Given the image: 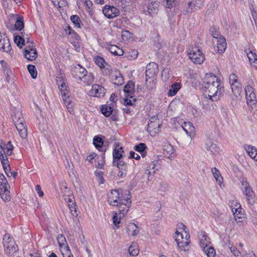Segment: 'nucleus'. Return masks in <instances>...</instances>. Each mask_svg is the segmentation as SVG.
<instances>
[{
    "mask_svg": "<svg viewBox=\"0 0 257 257\" xmlns=\"http://www.w3.org/2000/svg\"><path fill=\"white\" fill-rule=\"evenodd\" d=\"M204 91L208 94L212 101H216L223 94L224 90L223 84L214 74H205L202 84Z\"/></svg>",
    "mask_w": 257,
    "mask_h": 257,
    "instance_id": "nucleus-1",
    "label": "nucleus"
},
{
    "mask_svg": "<svg viewBox=\"0 0 257 257\" xmlns=\"http://www.w3.org/2000/svg\"><path fill=\"white\" fill-rule=\"evenodd\" d=\"M108 202L111 205L117 206L118 211L123 217L128 211L131 204L130 197L120 196L118 189L112 190L108 194Z\"/></svg>",
    "mask_w": 257,
    "mask_h": 257,
    "instance_id": "nucleus-2",
    "label": "nucleus"
},
{
    "mask_svg": "<svg viewBox=\"0 0 257 257\" xmlns=\"http://www.w3.org/2000/svg\"><path fill=\"white\" fill-rule=\"evenodd\" d=\"M4 252L9 257H14V254L18 251V246L14 239L8 233L3 237Z\"/></svg>",
    "mask_w": 257,
    "mask_h": 257,
    "instance_id": "nucleus-3",
    "label": "nucleus"
},
{
    "mask_svg": "<svg viewBox=\"0 0 257 257\" xmlns=\"http://www.w3.org/2000/svg\"><path fill=\"white\" fill-rule=\"evenodd\" d=\"M187 55L195 64H201L205 60L204 55L197 47L190 48L187 51Z\"/></svg>",
    "mask_w": 257,
    "mask_h": 257,
    "instance_id": "nucleus-4",
    "label": "nucleus"
},
{
    "mask_svg": "<svg viewBox=\"0 0 257 257\" xmlns=\"http://www.w3.org/2000/svg\"><path fill=\"white\" fill-rule=\"evenodd\" d=\"M185 239L183 237V234L178 231H176L175 232V240L177 242V244L181 250L187 252L189 249V243L190 241L188 239L190 237V235L186 231L185 232Z\"/></svg>",
    "mask_w": 257,
    "mask_h": 257,
    "instance_id": "nucleus-5",
    "label": "nucleus"
},
{
    "mask_svg": "<svg viewBox=\"0 0 257 257\" xmlns=\"http://www.w3.org/2000/svg\"><path fill=\"white\" fill-rule=\"evenodd\" d=\"M205 0H190L188 3V7L186 10V13L189 14L200 9L203 6Z\"/></svg>",
    "mask_w": 257,
    "mask_h": 257,
    "instance_id": "nucleus-6",
    "label": "nucleus"
},
{
    "mask_svg": "<svg viewBox=\"0 0 257 257\" xmlns=\"http://www.w3.org/2000/svg\"><path fill=\"white\" fill-rule=\"evenodd\" d=\"M104 15L108 19H113L119 15V10L111 6L105 5L102 10Z\"/></svg>",
    "mask_w": 257,
    "mask_h": 257,
    "instance_id": "nucleus-7",
    "label": "nucleus"
},
{
    "mask_svg": "<svg viewBox=\"0 0 257 257\" xmlns=\"http://www.w3.org/2000/svg\"><path fill=\"white\" fill-rule=\"evenodd\" d=\"M112 164L113 166H116L118 169L119 171L117 176L119 178H122L126 174L127 171V164L123 161V159L117 161H113Z\"/></svg>",
    "mask_w": 257,
    "mask_h": 257,
    "instance_id": "nucleus-8",
    "label": "nucleus"
},
{
    "mask_svg": "<svg viewBox=\"0 0 257 257\" xmlns=\"http://www.w3.org/2000/svg\"><path fill=\"white\" fill-rule=\"evenodd\" d=\"M105 92L106 89L104 87L95 84L92 85L91 90L89 92V95L93 97H102L104 96Z\"/></svg>",
    "mask_w": 257,
    "mask_h": 257,
    "instance_id": "nucleus-9",
    "label": "nucleus"
},
{
    "mask_svg": "<svg viewBox=\"0 0 257 257\" xmlns=\"http://www.w3.org/2000/svg\"><path fill=\"white\" fill-rule=\"evenodd\" d=\"M87 73V70L81 65H75L71 68V74L73 77L77 79L82 80Z\"/></svg>",
    "mask_w": 257,
    "mask_h": 257,
    "instance_id": "nucleus-10",
    "label": "nucleus"
},
{
    "mask_svg": "<svg viewBox=\"0 0 257 257\" xmlns=\"http://www.w3.org/2000/svg\"><path fill=\"white\" fill-rule=\"evenodd\" d=\"M242 185L244 186L242 190L246 197V201L248 204H253L254 202V194L252 189L250 188L247 182L242 183Z\"/></svg>",
    "mask_w": 257,
    "mask_h": 257,
    "instance_id": "nucleus-11",
    "label": "nucleus"
},
{
    "mask_svg": "<svg viewBox=\"0 0 257 257\" xmlns=\"http://www.w3.org/2000/svg\"><path fill=\"white\" fill-rule=\"evenodd\" d=\"M135 82L133 81H129L127 83L124 87V92L126 93L127 98H130L133 100V102L136 101L135 98Z\"/></svg>",
    "mask_w": 257,
    "mask_h": 257,
    "instance_id": "nucleus-12",
    "label": "nucleus"
},
{
    "mask_svg": "<svg viewBox=\"0 0 257 257\" xmlns=\"http://www.w3.org/2000/svg\"><path fill=\"white\" fill-rule=\"evenodd\" d=\"M161 125L157 116H153L148 122L147 130L148 132L154 131L155 133L158 132L160 131Z\"/></svg>",
    "mask_w": 257,
    "mask_h": 257,
    "instance_id": "nucleus-13",
    "label": "nucleus"
},
{
    "mask_svg": "<svg viewBox=\"0 0 257 257\" xmlns=\"http://www.w3.org/2000/svg\"><path fill=\"white\" fill-rule=\"evenodd\" d=\"M12 118L16 127L25 123L22 113L19 110H15L13 112Z\"/></svg>",
    "mask_w": 257,
    "mask_h": 257,
    "instance_id": "nucleus-14",
    "label": "nucleus"
},
{
    "mask_svg": "<svg viewBox=\"0 0 257 257\" xmlns=\"http://www.w3.org/2000/svg\"><path fill=\"white\" fill-rule=\"evenodd\" d=\"M183 130L186 132V134L191 139L195 135V129L193 124L190 122H185L182 125Z\"/></svg>",
    "mask_w": 257,
    "mask_h": 257,
    "instance_id": "nucleus-15",
    "label": "nucleus"
},
{
    "mask_svg": "<svg viewBox=\"0 0 257 257\" xmlns=\"http://www.w3.org/2000/svg\"><path fill=\"white\" fill-rule=\"evenodd\" d=\"M198 237L200 241V247L203 250H205V248L209 244V238L206 235L204 231H201Z\"/></svg>",
    "mask_w": 257,
    "mask_h": 257,
    "instance_id": "nucleus-16",
    "label": "nucleus"
},
{
    "mask_svg": "<svg viewBox=\"0 0 257 257\" xmlns=\"http://www.w3.org/2000/svg\"><path fill=\"white\" fill-rule=\"evenodd\" d=\"M158 72V65H147L146 76L156 78Z\"/></svg>",
    "mask_w": 257,
    "mask_h": 257,
    "instance_id": "nucleus-17",
    "label": "nucleus"
},
{
    "mask_svg": "<svg viewBox=\"0 0 257 257\" xmlns=\"http://www.w3.org/2000/svg\"><path fill=\"white\" fill-rule=\"evenodd\" d=\"M113 83L115 85H120L123 82V79L120 72L118 70H115L111 74Z\"/></svg>",
    "mask_w": 257,
    "mask_h": 257,
    "instance_id": "nucleus-18",
    "label": "nucleus"
},
{
    "mask_svg": "<svg viewBox=\"0 0 257 257\" xmlns=\"http://www.w3.org/2000/svg\"><path fill=\"white\" fill-rule=\"evenodd\" d=\"M217 40V51L218 53L222 54L225 51L226 48V40L223 36H220Z\"/></svg>",
    "mask_w": 257,
    "mask_h": 257,
    "instance_id": "nucleus-19",
    "label": "nucleus"
},
{
    "mask_svg": "<svg viewBox=\"0 0 257 257\" xmlns=\"http://www.w3.org/2000/svg\"><path fill=\"white\" fill-rule=\"evenodd\" d=\"M139 228L134 223H130L126 227V232L128 236H135L139 232Z\"/></svg>",
    "mask_w": 257,
    "mask_h": 257,
    "instance_id": "nucleus-20",
    "label": "nucleus"
},
{
    "mask_svg": "<svg viewBox=\"0 0 257 257\" xmlns=\"http://www.w3.org/2000/svg\"><path fill=\"white\" fill-rule=\"evenodd\" d=\"M244 149L247 154L253 159L257 161V149L253 146L245 145Z\"/></svg>",
    "mask_w": 257,
    "mask_h": 257,
    "instance_id": "nucleus-21",
    "label": "nucleus"
},
{
    "mask_svg": "<svg viewBox=\"0 0 257 257\" xmlns=\"http://www.w3.org/2000/svg\"><path fill=\"white\" fill-rule=\"evenodd\" d=\"M163 154L165 157L170 159L174 153V149L170 144H166L163 146Z\"/></svg>",
    "mask_w": 257,
    "mask_h": 257,
    "instance_id": "nucleus-22",
    "label": "nucleus"
},
{
    "mask_svg": "<svg viewBox=\"0 0 257 257\" xmlns=\"http://www.w3.org/2000/svg\"><path fill=\"white\" fill-rule=\"evenodd\" d=\"M0 49L4 52H10L12 50V46L9 39L2 40L0 38Z\"/></svg>",
    "mask_w": 257,
    "mask_h": 257,
    "instance_id": "nucleus-23",
    "label": "nucleus"
},
{
    "mask_svg": "<svg viewBox=\"0 0 257 257\" xmlns=\"http://www.w3.org/2000/svg\"><path fill=\"white\" fill-rule=\"evenodd\" d=\"M15 17L16 21L15 24V29L19 31H21L24 27V22L22 16L16 15L13 16Z\"/></svg>",
    "mask_w": 257,
    "mask_h": 257,
    "instance_id": "nucleus-24",
    "label": "nucleus"
},
{
    "mask_svg": "<svg viewBox=\"0 0 257 257\" xmlns=\"http://www.w3.org/2000/svg\"><path fill=\"white\" fill-rule=\"evenodd\" d=\"M25 58L30 61L35 60L37 56V52L36 49H31L30 50H25Z\"/></svg>",
    "mask_w": 257,
    "mask_h": 257,
    "instance_id": "nucleus-25",
    "label": "nucleus"
},
{
    "mask_svg": "<svg viewBox=\"0 0 257 257\" xmlns=\"http://www.w3.org/2000/svg\"><path fill=\"white\" fill-rule=\"evenodd\" d=\"M25 58L30 61L35 60L37 56V52L36 49H31L30 50H25Z\"/></svg>",
    "mask_w": 257,
    "mask_h": 257,
    "instance_id": "nucleus-26",
    "label": "nucleus"
},
{
    "mask_svg": "<svg viewBox=\"0 0 257 257\" xmlns=\"http://www.w3.org/2000/svg\"><path fill=\"white\" fill-rule=\"evenodd\" d=\"M25 58L30 61L35 60L37 56V52L36 49H31L30 50H25Z\"/></svg>",
    "mask_w": 257,
    "mask_h": 257,
    "instance_id": "nucleus-27",
    "label": "nucleus"
},
{
    "mask_svg": "<svg viewBox=\"0 0 257 257\" xmlns=\"http://www.w3.org/2000/svg\"><path fill=\"white\" fill-rule=\"evenodd\" d=\"M107 49L110 53L114 55L121 56L123 54V50L116 45H110L107 47Z\"/></svg>",
    "mask_w": 257,
    "mask_h": 257,
    "instance_id": "nucleus-28",
    "label": "nucleus"
},
{
    "mask_svg": "<svg viewBox=\"0 0 257 257\" xmlns=\"http://www.w3.org/2000/svg\"><path fill=\"white\" fill-rule=\"evenodd\" d=\"M21 35L16 36L14 38V41L18 47L22 48L23 45H25L26 35L24 32L21 33Z\"/></svg>",
    "mask_w": 257,
    "mask_h": 257,
    "instance_id": "nucleus-29",
    "label": "nucleus"
},
{
    "mask_svg": "<svg viewBox=\"0 0 257 257\" xmlns=\"http://www.w3.org/2000/svg\"><path fill=\"white\" fill-rule=\"evenodd\" d=\"M159 6V3L158 2H153L151 3L148 7V13L154 15L157 14Z\"/></svg>",
    "mask_w": 257,
    "mask_h": 257,
    "instance_id": "nucleus-30",
    "label": "nucleus"
},
{
    "mask_svg": "<svg viewBox=\"0 0 257 257\" xmlns=\"http://www.w3.org/2000/svg\"><path fill=\"white\" fill-rule=\"evenodd\" d=\"M93 143L96 148L100 151H103V141L102 139L99 137L95 136L93 138Z\"/></svg>",
    "mask_w": 257,
    "mask_h": 257,
    "instance_id": "nucleus-31",
    "label": "nucleus"
},
{
    "mask_svg": "<svg viewBox=\"0 0 257 257\" xmlns=\"http://www.w3.org/2000/svg\"><path fill=\"white\" fill-rule=\"evenodd\" d=\"M17 131L19 132L20 136L21 138L25 139L27 137V131L26 125L25 123L18 125L16 127Z\"/></svg>",
    "mask_w": 257,
    "mask_h": 257,
    "instance_id": "nucleus-32",
    "label": "nucleus"
},
{
    "mask_svg": "<svg viewBox=\"0 0 257 257\" xmlns=\"http://www.w3.org/2000/svg\"><path fill=\"white\" fill-rule=\"evenodd\" d=\"M156 78L146 77V86L149 89H152L156 87Z\"/></svg>",
    "mask_w": 257,
    "mask_h": 257,
    "instance_id": "nucleus-33",
    "label": "nucleus"
},
{
    "mask_svg": "<svg viewBox=\"0 0 257 257\" xmlns=\"http://www.w3.org/2000/svg\"><path fill=\"white\" fill-rule=\"evenodd\" d=\"M231 88L232 91V93L235 96H238L240 95L242 92V89L240 85V84L236 83L235 84H231Z\"/></svg>",
    "mask_w": 257,
    "mask_h": 257,
    "instance_id": "nucleus-34",
    "label": "nucleus"
},
{
    "mask_svg": "<svg viewBox=\"0 0 257 257\" xmlns=\"http://www.w3.org/2000/svg\"><path fill=\"white\" fill-rule=\"evenodd\" d=\"M128 252L131 255L136 256L139 253V249L136 243H133L128 248Z\"/></svg>",
    "mask_w": 257,
    "mask_h": 257,
    "instance_id": "nucleus-35",
    "label": "nucleus"
},
{
    "mask_svg": "<svg viewBox=\"0 0 257 257\" xmlns=\"http://www.w3.org/2000/svg\"><path fill=\"white\" fill-rule=\"evenodd\" d=\"M123 104L125 106L123 108V112L126 114H130L132 110L127 107V106H132L133 105V100L128 98H125L123 99Z\"/></svg>",
    "mask_w": 257,
    "mask_h": 257,
    "instance_id": "nucleus-36",
    "label": "nucleus"
},
{
    "mask_svg": "<svg viewBox=\"0 0 257 257\" xmlns=\"http://www.w3.org/2000/svg\"><path fill=\"white\" fill-rule=\"evenodd\" d=\"M180 86L179 83L176 82L173 83L171 86V89L169 90L168 94L169 96L175 95L178 90L180 89Z\"/></svg>",
    "mask_w": 257,
    "mask_h": 257,
    "instance_id": "nucleus-37",
    "label": "nucleus"
},
{
    "mask_svg": "<svg viewBox=\"0 0 257 257\" xmlns=\"http://www.w3.org/2000/svg\"><path fill=\"white\" fill-rule=\"evenodd\" d=\"M246 102L248 105H252L256 103V96L255 93L245 95Z\"/></svg>",
    "mask_w": 257,
    "mask_h": 257,
    "instance_id": "nucleus-38",
    "label": "nucleus"
},
{
    "mask_svg": "<svg viewBox=\"0 0 257 257\" xmlns=\"http://www.w3.org/2000/svg\"><path fill=\"white\" fill-rule=\"evenodd\" d=\"M94 75L91 73H86L84 77L82 78L83 82L86 85H90L94 81Z\"/></svg>",
    "mask_w": 257,
    "mask_h": 257,
    "instance_id": "nucleus-39",
    "label": "nucleus"
},
{
    "mask_svg": "<svg viewBox=\"0 0 257 257\" xmlns=\"http://www.w3.org/2000/svg\"><path fill=\"white\" fill-rule=\"evenodd\" d=\"M101 112L102 114L106 117L110 116L113 111L112 107L110 106L103 105L101 108Z\"/></svg>",
    "mask_w": 257,
    "mask_h": 257,
    "instance_id": "nucleus-40",
    "label": "nucleus"
},
{
    "mask_svg": "<svg viewBox=\"0 0 257 257\" xmlns=\"http://www.w3.org/2000/svg\"><path fill=\"white\" fill-rule=\"evenodd\" d=\"M99 67L104 75H111L113 71L112 70L110 65H99Z\"/></svg>",
    "mask_w": 257,
    "mask_h": 257,
    "instance_id": "nucleus-41",
    "label": "nucleus"
},
{
    "mask_svg": "<svg viewBox=\"0 0 257 257\" xmlns=\"http://www.w3.org/2000/svg\"><path fill=\"white\" fill-rule=\"evenodd\" d=\"M10 192L9 189L3 190L0 192V195L2 199L5 202L9 201L11 200Z\"/></svg>",
    "mask_w": 257,
    "mask_h": 257,
    "instance_id": "nucleus-42",
    "label": "nucleus"
},
{
    "mask_svg": "<svg viewBox=\"0 0 257 257\" xmlns=\"http://www.w3.org/2000/svg\"><path fill=\"white\" fill-rule=\"evenodd\" d=\"M70 93H69V95L68 96H62V98L63 100L64 103L65 104L67 108L69 109L72 107L73 106V102L71 100V98L70 97Z\"/></svg>",
    "mask_w": 257,
    "mask_h": 257,
    "instance_id": "nucleus-43",
    "label": "nucleus"
},
{
    "mask_svg": "<svg viewBox=\"0 0 257 257\" xmlns=\"http://www.w3.org/2000/svg\"><path fill=\"white\" fill-rule=\"evenodd\" d=\"M157 163L155 161L152 162L148 166V169L145 171V173L148 175H151L152 173L154 174L156 172L155 170H157L156 169V165Z\"/></svg>",
    "mask_w": 257,
    "mask_h": 257,
    "instance_id": "nucleus-44",
    "label": "nucleus"
},
{
    "mask_svg": "<svg viewBox=\"0 0 257 257\" xmlns=\"http://www.w3.org/2000/svg\"><path fill=\"white\" fill-rule=\"evenodd\" d=\"M212 173L217 182L219 183H221L223 180L222 177L220 175V173L218 169L213 168L211 169Z\"/></svg>",
    "mask_w": 257,
    "mask_h": 257,
    "instance_id": "nucleus-45",
    "label": "nucleus"
},
{
    "mask_svg": "<svg viewBox=\"0 0 257 257\" xmlns=\"http://www.w3.org/2000/svg\"><path fill=\"white\" fill-rule=\"evenodd\" d=\"M27 69L33 78H37L38 73L35 65H27Z\"/></svg>",
    "mask_w": 257,
    "mask_h": 257,
    "instance_id": "nucleus-46",
    "label": "nucleus"
},
{
    "mask_svg": "<svg viewBox=\"0 0 257 257\" xmlns=\"http://www.w3.org/2000/svg\"><path fill=\"white\" fill-rule=\"evenodd\" d=\"M59 88V90L60 91V94L61 96H68L69 95V93H70L69 90L67 89V86L66 84H63V85H62L60 86V87H58Z\"/></svg>",
    "mask_w": 257,
    "mask_h": 257,
    "instance_id": "nucleus-47",
    "label": "nucleus"
},
{
    "mask_svg": "<svg viewBox=\"0 0 257 257\" xmlns=\"http://www.w3.org/2000/svg\"><path fill=\"white\" fill-rule=\"evenodd\" d=\"M122 159H123L122 154L118 151L117 148H115L113 152V161H119Z\"/></svg>",
    "mask_w": 257,
    "mask_h": 257,
    "instance_id": "nucleus-48",
    "label": "nucleus"
},
{
    "mask_svg": "<svg viewBox=\"0 0 257 257\" xmlns=\"http://www.w3.org/2000/svg\"><path fill=\"white\" fill-rule=\"evenodd\" d=\"M247 56L250 64L252 63H257V55L255 53L250 51L247 53Z\"/></svg>",
    "mask_w": 257,
    "mask_h": 257,
    "instance_id": "nucleus-49",
    "label": "nucleus"
},
{
    "mask_svg": "<svg viewBox=\"0 0 257 257\" xmlns=\"http://www.w3.org/2000/svg\"><path fill=\"white\" fill-rule=\"evenodd\" d=\"M208 257H214L215 255V249L211 247L208 246L205 248V250H203Z\"/></svg>",
    "mask_w": 257,
    "mask_h": 257,
    "instance_id": "nucleus-50",
    "label": "nucleus"
},
{
    "mask_svg": "<svg viewBox=\"0 0 257 257\" xmlns=\"http://www.w3.org/2000/svg\"><path fill=\"white\" fill-rule=\"evenodd\" d=\"M207 150L210 151L213 153L218 152L219 148L216 146V144L210 143L207 145Z\"/></svg>",
    "mask_w": 257,
    "mask_h": 257,
    "instance_id": "nucleus-51",
    "label": "nucleus"
},
{
    "mask_svg": "<svg viewBox=\"0 0 257 257\" xmlns=\"http://www.w3.org/2000/svg\"><path fill=\"white\" fill-rule=\"evenodd\" d=\"M2 164L3 165V168L5 170V172L6 173L8 177H10V172H11V168H10V164L9 162V160H7L5 162H2Z\"/></svg>",
    "mask_w": 257,
    "mask_h": 257,
    "instance_id": "nucleus-52",
    "label": "nucleus"
},
{
    "mask_svg": "<svg viewBox=\"0 0 257 257\" xmlns=\"http://www.w3.org/2000/svg\"><path fill=\"white\" fill-rule=\"evenodd\" d=\"M52 3L58 8H62L66 6L67 2L66 0H52Z\"/></svg>",
    "mask_w": 257,
    "mask_h": 257,
    "instance_id": "nucleus-53",
    "label": "nucleus"
},
{
    "mask_svg": "<svg viewBox=\"0 0 257 257\" xmlns=\"http://www.w3.org/2000/svg\"><path fill=\"white\" fill-rule=\"evenodd\" d=\"M57 239L60 247H62L66 243L65 237L63 234H59L57 237Z\"/></svg>",
    "mask_w": 257,
    "mask_h": 257,
    "instance_id": "nucleus-54",
    "label": "nucleus"
},
{
    "mask_svg": "<svg viewBox=\"0 0 257 257\" xmlns=\"http://www.w3.org/2000/svg\"><path fill=\"white\" fill-rule=\"evenodd\" d=\"M70 20L72 22V23L75 25L77 28H80V19L79 17L77 15H72L70 17Z\"/></svg>",
    "mask_w": 257,
    "mask_h": 257,
    "instance_id": "nucleus-55",
    "label": "nucleus"
},
{
    "mask_svg": "<svg viewBox=\"0 0 257 257\" xmlns=\"http://www.w3.org/2000/svg\"><path fill=\"white\" fill-rule=\"evenodd\" d=\"M177 0H163L164 5L168 9H171L175 6Z\"/></svg>",
    "mask_w": 257,
    "mask_h": 257,
    "instance_id": "nucleus-56",
    "label": "nucleus"
},
{
    "mask_svg": "<svg viewBox=\"0 0 257 257\" xmlns=\"http://www.w3.org/2000/svg\"><path fill=\"white\" fill-rule=\"evenodd\" d=\"M56 83L58 87L60 86L63 85V84H65L66 80L65 77L63 76L62 74H60L56 77Z\"/></svg>",
    "mask_w": 257,
    "mask_h": 257,
    "instance_id": "nucleus-57",
    "label": "nucleus"
},
{
    "mask_svg": "<svg viewBox=\"0 0 257 257\" xmlns=\"http://www.w3.org/2000/svg\"><path fill=\"white\" fill-rule=\"evenodd\" d=\"M5 155V148L2 146H0V160L1 163L8 160V158Z\"/></svg>",
    "mask_w": 257,
    "mask_h": 257,
    "instance_id": "nucleus-58",
    "label": "nucleus"
},
{
    "mask_svg": "<svg viewBox=\"0 0 257 257\" xmlns=\"http://www.w3.org/2000/svg\"><path fill=\"white\" fill-rule=\"evenodd\" d=\"M210 32L211 36L214 39H216L217 40H218L219 39V37H220V36H221L215 28H213V27L211 28L210 29Z\"/></svg>",
    "mask_w": 257,
    "mask_h": 257,
    "instance_id": "nucleus-59",
    "label": "nucleus"
},
{
    "mask_svg": "<svg viewBox=\"0 0 257 257\" xmlns=\"http://www.w3.org/2000/svg\"><path fill=\"white\" fill-rule=\"evenodd\" d=\"M229 80L230 85L231 84L239 83V82H237V77L236 75L234 73H232L229 75Z\"/></svg>",
    "mask_w": 257,
    "mask_h": 257,
    "instance_id": "nucleus-60",
    "label": "nucleus"
},
{
    "mask_svg": "<svg viewBox=\"0 0 257 257\" xmlns=\"http://www.w3.org/2000/svg\"><path fill=\"white\" fill-rule=\"evenodd\" d=\"M133 34L128 31H124L122 32V39L123 40H127L132 37Z\"/></svg>",
    "mask_w": 257,
    "mask_h": 257,
    "instance_id": "nucleus-61",
    "label": "nucleus"
},
{
    "mask_svg": "<svg viewBox=\"0 0 257 257\" xmlns=\"http://www.w3.org/2000/svg\"><path fill=\"white\" fill-rule=\"evenodd\" d=\"M146 148V146L144 143H140L139 145L135 147V150L139 152H142L144 151Z\"/></svg>",
    "mask_w": 257,
    "mask_h": 257,
    "instance_id": "nucleus-62",
    "label": "nucleus"
},
{
    "mask_svg": "<svg viewBox=\"0 0 257 257\" xmlns=\"http://www.w3.org/2000/svg\"><path fill=\"white\" fill-rule=\"evenodd\" d=\"M94 61L95 64H104L105 63L104 59L100 56L94 57Z\"/></svg>",
    "mask_w": 257,
    "mask_h": 257,
    "instance_id": "nucleus-63",
    "label": "nucleus"
},
{
    "mask_svg": "<svg viewBox=\"0 0 257 257\" xmlns=\"http://www.w3.org/2000/svg\"><path fill=\"white\" fill-rule=\"evenodd\" d=\"M8 65H3V69L4 70L5 74L7 76L6 80L8 81V77L9 76L10 74H12V71L9 67H7Z\"/></svg>",
    "mask_w": 257,
    "mask_h": 257,
    "instance_id": "nucleus-64",
    "label": "nucleus"
}]
</instances>
